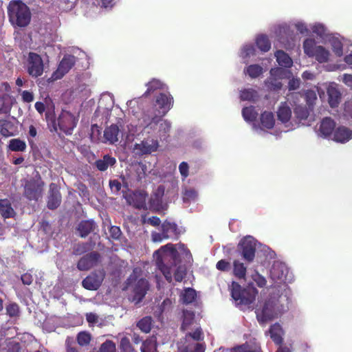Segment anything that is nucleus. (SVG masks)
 Returning a JSON list of instances; mask_svg holds the SVG:
<instances>
[{"label":"nucleus","mask_w":352,"mask_h":352,"mask_svg":"<svg viewBox=\"0 0 352 352\" xmlns=\"http://www.w3.org/2000/svg\"><path fill=\"white\" fill-rule=\"evenodd\" d=\"M153 256L156 258L158 269L169 283L173 280V275L177 282L183 280L186 267L181 264V259L190 261L192 257L190 251L182 243L175 245L168 243L155 251Z\"/></svg>","instance_id":"nucleus-1"},{"label":"nucleus","mask_w":352,"mask_h":352,"mask_svg":"<svg viewBox=\"0 0 352 352\" xmlns=\"http://www.w3.org/2000/svg\"><path fill=\"white\" fill-rule=\"evenodd\" d=\"M289 302L288 292L278 297L271 296L263 302H259L256 309V318L260 324H265L278 318L287 308Z\"/></svg>","instance_id":"nucleus-2"},{"label":"nucleus","mask_w":352,"mask_h":352,"mask_svg":"<svg viewBox=\"0 0 352 352\" xmlns=\"http://www.w3.org/2000/svg\"><path fill=\"white\" fill-rule=\"evenodd\" d=\"M230 289L235 305L242 310L251 307L257 294V290L255 288L243 289L236 282H232Z\"/></svg>","instance_id":"nucleus-3"},{"label":"nucleus","mask_w":352,"mask_h":352,"mask_svg":"<svg viewBox=\"0 0 352 352\" xmlns=\"http://www.w3.org/2000/svg\"><path fill=\"white\" fill-rule=\"evenodd\" d=\"M10 21L13 25L25 27L30 21V12L28 6L21 1H12L8 8Z\"/></svg>","instance_id":"nucleus-4"},{"label":"nucleus","mask_w":352,"mask_h":352,"mask_svg":"<svg viewBox=\"0 0 352 352\" xmlns=\"http://www.w3.org/2000/svg\"><path fill=\"white\" fill-rule=\"evenodd\" d=\"M304 52L309 57H314L319 63H327L329 60L330 52L323 46L317 45L314 39L307 38L303 43Z\"/></svg>","instance_id":"nucleus-5"},{"label":"nucleus","mask_w":352,"mask_h":352,"mask_svg":"<svg viewBox=\"0 0 352 352\" xmlns=\"http://www.w3.org/2000/svg\"><path fill=\"white\" fill-rule=\"evenodd\" d=\"M180 232L175 223L165 221L160 226V232H151L152 241L155 243L162 242L164 239H177Z\"/></svg>","instance_id":"nucleus-6"},{"label":"nucleus","mask_w":352,"mask_h":352,"mask_svg":"<svg viewBox=\"0 0 352 352\" xmlns=\"http://www.w3.org/2000/svg\"><path fill=\"white\" fill-rule=\"evenodd\" d=\"M144 122L146 124L144 130L148 133L157 131V133L161 140L166 138L171 126L170 122L157 117L153 118L148 123H146L145 120Z\"/></svg>","instance_id":"nucleus-7"},{"label":"nucleus","mask_w":352,"mask_h":352,"mask_svg":"<svg viewBox=\"0 0 352 352\" xmlns=\"http://www.w3.org/2000/svg\"><path fill=\"white\" fill-rule=\"evenodd\" d=\"M78 120L77 116L68 111L63 110L58 118V125L60 131L70 135L76 127Z\"/></svg>","instance_id":"nucleus-8"},{"label":"nucleus","mask_w":352,"mask_h":352,"mask_svg":"<svg viewBox=\"0 0 352 352\" xmlns=\"http://www.w3.org/2000/svg\"><path fill=\"white\" fill-rule=\"evenodd\" d=\"M43 185L40 177L28 181L25 186V196L30 200H38L42 196Z\"/></svg>","instance_id":"nucleus-9"},{"label":"nucleus","mask_w":352,"mask_h":352,"mask_svg":"<svg viewBox=\"0 0 352 352\" xmlns=\"http://www.w3.org/2000/svg\"><path fill=\"white\" fill-rule=\"evenodd\" d=\"M270 276L274 280L280 281V283L290 282L292 280L286 265L279 261L274 263L270 271Z\"/></svg>","instance_id":"nucleus-10"},{"label":"nucleus","mask_w":352,"mask_h":352,"mask_svg":"<svg viewBox=\"0 0 352 352\" xmlns=\"http://www.w3.org/2000/svg\"><path fill=\"white\" fill-rule=\"evenodd\" d=\"M256 241L251 236L243 238L239 243V250L243 258L248 262L254 260L255 256Z\"/></svg>","instance_id":"nucleus-11"},{"label":"nucleus","mask_w":352,"mask_h":352,"mask_svg":"<svg viewBox=\"0 0 352 352\" xmlns=\"http://www.w3.org/2000/svg\"><path fill=\"white\" fill-rule=\"evenodd\" d=\"M105 276L103 270L96 271L87 276L82 282L83 287L89 290H97L101 285Z\"/></svg>","instance_id":"nucleus-12"},{"label":"nucleus","mask_w":352,"mask_h":352,"mask_svg":"<svg viewBox=\"0 0 352 352\" xmlns=\"http://www.w3.org/2000/svg\"><path fill=\"white\" fill-rule=\"evenodd\" d=\"M76 58L72 55H65L60 62L57 69L53 73L52 78L58 80L66 74L74 65Z\"/></svg>","instance_id":"nucleus-13"},{"label":"nucleus","mask_w":352,"mask_h":352,"mask_svg":"<svg viewBox=\"0 0 352 352\" xmlns=\"http://www.w3.org/2000/svg\"><path fill=\"white\" fill-rule=\"evenodd\" d=\"M28 71L33 77H38L43 74V63L38 54L33 52L29 54Z\"/></svg>","instance_id":"nucleus-14"},{"label":"nucleus","mask_w":352,"mask_h":352,"mask_svg":"<svg viewBox=\"0 0 352 352\" xmlns=\"http://www.w3.org/2000/svg\"><path fill=\"white\" fill-rule=\"evenodd\" d=\"M147 194L144 191H135L124 196L128 204L138 209L146 208Z\"/></svg>","instance_id":"nucleus-15"},{"label":"nucleus","mask_w":352,"mask_h":352,"mask_svg":"<svg viewBox=\"0 0 352 352\" xmlns=\"http://www.w3.org/2000/svg\"><path fill=\"white\" fill-rule=\"evenodd\" d=\"M159 147V142L157 140L146 139L139 144L134 145V151L138 155H146L155 152Z\"/></svg>","instance_id":"nucleus-16"},{"label":"nucleus","mask_w":352,"mask_h":352,"mask_svg":"<svg viewBox=\"0 0 352 352\" xmlns=\"http://www.w3.org/2000/svg\"><path fill=\"white\" fill-rule=\"evenodd\" d=\"M335 127V122L331 118L326 117L321 120L318 128L316 129V133L318 136L327 138L332 135Z\"/></svg>","instance_id":"nucleus-17"},{"label":"nucleus","mask_w":352,"mask_h":352,"mask_svg":"<svg viewBox=\"0 0 352 352\" xmlns=\"http://www.w3.org/2000/svg\"><path fill=\"white\" fill-rule=\"evenodd\" d=\"M99 257V254L96 252H91L84 256L78 263V269L80 271L89 270L97 263Z\"/></svg>","instance_id":"nucleus-18"},{"label":"nucleus","mask_w":352,"mask_h":352,"mask_svg":"<svg viewBox=\"0 0 352 352\" xmlns=\"http://www.w3.org/2000/svg\"><path fill=\"white\" fill-rule=\"evenodd\" d=\"M148 289V282L146 279L140 278L137 281L133 287L134 295L133 301L138 303L144 297Z\"/></svg>","instance_id":"nucleus-19"},{"label":"nucleus","mask_w":352,"mask_h":352,"mask_svg":"<svg viewBox=\"0 0 352 352\" xmlns=\"http://www.w3.org/2000/svg\"><path fill=\"white\" fill-rule=\"evenodd\" d=\"M328 101L331 107L334 108L338 106L341 100V93L337 87V85L331 83L327 88Z\"/></svg>","instance_id":"nucleus-20"},{"label":"nucleus","mask_w":352,"mask_h":352,"mask_svg":"<svg viewBox=\"0 0 352 352\" xmlns=\"http://www.w3.org/2000/svg\"><path fill=\"white\" fill-rule=\"evenodd\" d=\"M50 188V193L48 197L47 207L50 209H55L59 206L61 202V195L54 184H51Z\"/></svg>","instance_id":"nucleus-21"},{"label":"nucleus","mask_w":352,"mask_h":352,"mask_svg":"<svg viewBox=\"0 0 352 352\" xmlns=\"http://www.w3.org/2000/svg\"><path fill=\"white\" fill-rule=\"evenodd\" d=\"M352 139V131L345 126L338 127L333 134V140L345 143Z\"/></svg>","instance_id":"nucleus-22"},{"label":"nucleus","mask_w":352,"mask_h":352,"mask_svg":"<svg viewBox=\"0 0 352 352\" xmlns=\"http://www.w3.org/2000/svg\"><path fill=\"white\" fill-rule=\"evenodd\" d=\"M120 133L118 126L116 124H112L107 127L104 131V137L107 142L110 144H115L118 142Z\"/></svg>","instance_id":"nucleus-23"},{"label":"nucleus","mask_w":352,"mask_h":352,"mask_svg":"<svg viewBox=\"0 0 352 352\" xmlns=\"http://www.w3.org/2000/svg\"><path fill=\"white\" fill-rule=\"evenodd\" d=\"M159 107L162 109V113L165 114L169 111L173 104V99L170 94H160L156 99Z\"/></svg>","instance_id":"nucleus-24"},{"label":"nucleus","mask_w":352,"mask_h":352,"mask_svg":"<svg viewBox=\"0 0 352 352\" xmlns=\"http://www.w3.org/2000/svg\"><path fill=\"white\" fill-rule=\"evenodd\" d=\"M280 72L281 69L279 68L271 69L270 74L272 76L265 81V85L268 89L272 91H278L281 89L282 83L280 82L278 79L273 77L277 73H279Z\"/></svg>","instance_id":"nucleus-25"},{"label":"nucleus","mask_w":352,"mask_h":352,"mask_svg":"<svg viewBox=\"0 0 352 352\" xmlns=\"http://www.w3.org/2000/svg\"><path fill=\"white\" fill-rule=\"evenodd\" d=\"M127 131H124V133H122L121 137L125 138L126 142H131L133 141L135 138L140 135V134L142 132V129L140 126H138L137 125L129 124L127 125Z\"/></svg>","instance_id":"nucleus-26"},{"label":"nucleus","mask_w":352,"mask_h":352,"mask_svg":"<svg viewBox=\"0 0 352 352\" xmlns=\"http://www.w3.org/2000/svg\"><path fill=\"white\" fill-rule=\"evenodd\" d=\"M96 224L92 220L82 221L78 226V230L81 237L87 236L89 233L94 232Z\"/></svg>","instance_id":"nucleus-27"},{"label":"nucleus","mask_w":352,"mask_h":352,"mask_svg":"<svg viewBox=\"0 0 352 352\" xmlns=\"http://www.w3.org/2000/svg\"><path fill=\"white\" fill-rule=\"evenodd\" d=\"M0 214L4 218H10L14 215L15 212L9 200L0 199Z\"/></svg>","instance_id":"nucleus-28"},{"label":"nucleus","mask_w":352,"mask_h":352,"mask_svg":"<svg viewBox=\"0 0 352 352\" xmlns=\"http://www.w3.org/2000/svg\"><path fill=\"white\" fill-rule=\"evenodd\" d=\"M116 162V160L114 157H111L109 155H105L102 159L98 160L96 162V166L99 170L104 171L109 166H113Z\"/></svg>","instance_id":"nucleus-29"},{"label":"nucleus","mask_w":352,"mask_h":352,"mask_svg":"<svg viewBox=\"0 0 352 352\" xmlns=\"http://www.w3.org/2000/svg\"><path fill=\"white\" fill-rule=\"evenodd\" d=\"M275 56L278 65L282 67H290L293 64L292 59L283 50H277Z\"/></svg>","instance_id":"nucleus-30"},{"label":"nucleus","mask_w":352,"mask_h":352,"mask_svg":"<svg viewBox=\"0 0 352 352\" xmlns=\"http://www.w3.org/2000/svg\"><path fill=\"white\" fill-rule=\"evenodd\" d=\"M270 333L271 338L275 343L279 344L282 342V336L283 334V331L281 326L279 324L276 323L271 326L270 329Z\"/></svg>","instance_id":"nucleus-31"},{"label":"nucleus","mask_w":352,"mask_h":352,"mask_svg":"<svg viewBox=\"0 0 352 352\" xmlns=\"http://www.w3.org/2000/svg\"><path fill=\"white\" fill-rule=\"evenodd\" d=\"M277 116L281 122L287 123L291 118L292 111L286 104H282L278 110Z\"/></svg>","instance_id":"nucleus-32"},{"label":"nucleus","mask_w":352,"mask_h":352,"mask_svg":"<svg viewBox=\"0 0 352 352\" xmlns=\"http://www.w3.org/2000/svg\"><path fill=\"white\" fill-rule=\"evenodd\" d=\"M0 128L3 136L8 138L14 135L13 125L10 122L0 119Z\"/></svg>","instance_id":"nucleus-33"},{"label":"nucleus","mask_w":352,"mask_h":352,"mask_svg":"<svg viewBox=\"0 0 352 352\" xmlns=\"http://www.w3.org/2000/svg\"><path fill=\"white\" fill-rule=\"evenodd\" d=\"M247 267L244 264L238 260L233 262V273L239 278H245Z\"/></svg>","instance_id":"nucleus-34"},{"label":"nucleus","mask_w":352,"mask_h":352,"mask_svg":"<svg viewBox=\"0 0 352 352\" xmlns=\"http://www.w3.org/2000/svg\"><path fill=\"white\" fill-rule=\"evenodd\" d=\"M195 314L192 311L184 310L183 311V322L181 329L183 331L188 329L189 327L194 322Z\"/></svg>","instance_id":"nucleus-35"},{"label":"nucleus","mask_w":352,"mask_h":352,"mask_svg":"<svg viewBox=\"0 0 352 352\" xmlns=\"http://www.w3.org/2000/svg\"><path fill=\"white\" fill-rule=\"evenodd\" d=\"M261 122L263 127L271 129L273 127L275 120L272 112L265 111L261 114Z\"/></svg>","instance_id":"nucleus-36"},{"label":"nucleus","mask_w":352,"mask_h":352,"mask_svg":"<svg viewBox=\"0 0 352 352\" xmlns=\"http://www.w3.org/2000/svg\"><path fill=\"white\" fill-rule=\"evenodd\" d=\"M196 292L192 288H186L181 294V300L184 303L189 304L194 301L196 298Z\"/></svg>","instance_id":"nucleus-37"},{"label":"nucleus","mask_w":352,"mask_h":352,"mask_svg":"<svg viewBox=\"0 0 352 352\" xmlns=\"http://www.w3.org/2000/svg\"><path fill=\"white\" fill-rule=\"evenodd\" d=\"M263 72V68L258 65H251L244 69V73L252 78H257Z\"/></svg>","instance_id":"nucleus-38"},{"label":"nucleus","mask_w":352,"mask_h":352,"mask_svg":"<svg viewBox=\"0 0 352 352\" xmlns=\"http://www.w3.org/2000/svg\"><path fill=\"white\" fill-rule=\"evenodd\" d=\"M257 47L262 52H267L271 47V43L268 38L265 35H260L256 38V40Z\"/></svg>","instance_id":"nucleus-39"},{"label":"nucleus","mask_w":352,"mask_h":352,"mask_svg":"<svg viewBox=\"0 0 352 352\" xmlns=\"http://www.w3.org/2000/svg\"><path fill=\"white\" fill-rule=\"evenodd\" d=\"M8 147L13 151H24L26 148V144L20 139H12L10 140Z\"/></svg>","instance_id":"nucleus-40"},{"label":"nucleus","mask_w":352,"mask_h":352,"mask_svg":"<svg viewBox=\"0 0 352 352\" xmlns=\"http://www.w3.org/2000/svg\"><path fill=\"white\" fill-rule=\"evenodd\" d=\"M141 352H157V344L155 339L144 341L141 346Z\"/></svg>","instance_id":"nucleus-41"},{"label":"nucleus","mask_w":352,"mask_h":352,"mask_svg":"<svg viewBox=\"0 0 352 352\" xmlns=\"http://www.w3.org/2000/svg\"><path fill=\"white\" fill-rule=\"evenodd\" d=\"M330 43L335 54L338 56H342V44L340 40L338 38L332 37L330 39Z\"/></svg>","instance_id":"nucleus-42"},{"label":"nucleus","mask_w":352,"mask_h":352,"mask_svg":"<svg viewBox=\"0 0 352 352\" xmlns=\"http://www.w3.org/2000/svg\"><path fill=\"white\" fill-rule=\"evenodd\" d=\"M257 96V92L252 89H245L241 91L240 94L242 100L248 101H254Z\"/></svg>","instance_id":"nucleus-43"},{"label":"nucleus","mask_w":352,"mask_h":352,"mask_svg":"<svg viewBox=\"0 0 352 352\" xmlns=\"http://www.w3.org/2000/svg\"><path fill=\"white\" fill-rule=\"evenodd\" d=\"M255 54V49L252 45H244L241 51L240 56L246 61V59Z\"/></svg>","instance_id":"nucleus-44"},{"label":"nucleus","mask_w":352,"mask_h":352,"mask_svg":"<svg viewBox=\"0 0 352 352\" xmlns=\"http://www.w3.org/2000/svg\"><path fill=\"white\" fill-rule=\"evenodd\" d=\"M242 115L245 120L250 122L256 119L257 113L255 111L254 107H249L243 109Z\"/></svg>","instance_id":"nucleus-45"},{"label":"nucleus","mask_w":352,"mask_h":352,"mask_svg":"<svg viewBox=\"0 0 352 352\" xmlns=\"http://www.w3.org/2000/svg\"><path fill=\"white\" fill-rule=\"evenodd\" d=\"M146 86L148 87L146 91L144 93V96L148 95L152 91L156 90V89H164V84L161 82L160 80L153 79V80L150 81Z\"/></svg>","instance_id":"nucleus-46"},{"label":"nucleus","mask_w":352,"mask_h":352,"mask_svg":"<svg viewBox=\"0 0 352 352\" xmlns=\"http://www.w3.org/2000/svg\"><path fill=\"white\" fill-rule=\"evenodd\" d=\"M151 321L152 319L151 317H145L140 320L137 325L141 331L144 333H148L151 328Z\"/></svg>","instance_id":"nucleus-47"},{"label":"nucleus","mask_w":352,"mask_h":352,"mask_svg":"<svg viewBox=\"0 0 352 352\" xmlns=\"http://www.w3.org/2000/svg\"><path fill=\"white\" fill-rule=\"evenodd\" d=\"M294 113L300 120H305L309 116V110L305 107L298 105L294 109Z\"/></svg>","instance_id":"nucleus-48"},{"label":"nucleus","mask_w":352,"mask_h":352,"mask_svg":"<svg viewBox=\"0 0 352 352\" xmlns=\"http://www.w3.org/2000/svg\"><path fill=\"white\" fill-rule=\"evenodd\" d=\"M91 340V336L87 332H80L78 334L77 341L78 343L81 346L87 345Z\"/></svg>","instance_id":"nucleus-49"},{"label":"nucleus","mask_w":352,"mask_h":352,"mask_svg":"<svg viewBox=\"0 0 352 352\" xmlns=\"http://www.w3.org/2000/svg\"><path fill=\"white\" fill-rule=\"evenodd\" d=\"M289 27L287 25H283L280 26V28H279V34L280 36V38L281 40L283 39V41H281V42L283 43H284V45L287 49L292 47L291 44L289 43L287 45V44L285 43V41H284L285 36L286 37H287L289 35Z\"/></svg>","instance_id":"nucleus-50"},{"label":"nucleus","mask_w":352,"mask_h":352,"mask_svg":"<svg viewBox=\"0 0 352 352\" xmlns=\"http://www.w3.org/2000/svg\"><path fill=\"white\" fill-rule=\"evenodd\" d=\"M6 312L10 317L17 316L19 313V307L16 303H10L6 307Z\"/></svg>","instance_id":"nucleus-51"},{"label":"nucleus","mask_w":352,"mask_h":352,"mask_svg":"<svg viewBox=\"0 0 352 352\" xmlns=\"http://www.w3.org/2000/svg\"><path fill=\"white\" fill-rule=\"evenodd\" d=\"M197 197V192L193 189L185 190L184 192L183 199L184 201H195Z\"/></svg>","instance_id":"nucleus-52"},{"label":"nucleus","mask_w":352,"mask_h":352,"mask_svg":"<svg viewBox=\"0 0 352 352\" xmlns=\"http://www.w3.org/2000/svg\"><path fill=\"white\" fill-rule=\"evenodd\" d=\"M100 350V352H115L116 345L112 341L107 340L101 345Z\"/></svg>","instance_id":"nucleus-53"},{"label":"nucleus","mask_w":352,"mask_h":352,"mask_svg":"<svg viewBox=\"0 0 352 352\" xmlns=\"http://www.w3.org/2000/svg\"><path fill=\"white\" fill-rule=\"evenodd\" d=\"M311 28L314 33L321 37L326 34V28L322 24L316 23L311 25Z\"/></svg>","instance_id":"nucleus-54"},{"label":"nucleus","mask_w":352,"mask_h":352,"mask_svg":"<svg viewBox=\"0 0 352 352\" xmlns=\"http://www.w3.org/2000/svg\"><path fill=\"white\" fill-rule=\"evenodd\" d=\"M120 348L124 352H131L132 351V346H131L130 340L128 338L123 337L121 338Z\"/></svg>","instance_id":"nucleus-55"},{"label":"nucleus","mask_w":352,"mask_h":352,"mask_svg":"<svg viewBox=\"0 0 352 352\" xmlns=\"http://www.w3.org/2000/svg\"><path fill=\"white\" fill-rule=\"evenodd\" d=\"M252 279L260 287H264L267 283L266 279L257 272L252 275Z\"/></svg>","instance_id":"nucleus-56"},{"label":"nucleus","mask_w":352,"mask_h":352,"mask_svg":"<svg viewBox=\"0 0 352 352\" xmlns=\"http://www.w3.org/2000/svg\"><path fill=\"white\" fill-rule=\"evenodd\" d=\"M217 268L223 272H228L230 270V264L226 260H220L216 265Z\"/></svg>","instance_id":"nucleus-57"},{"label":"nucleus","mask_w":352,"mask_h":352,"mask_svg":"<svg viewBox=\"0 0 352 352\" xmlns=\"http://www.w3.org/2000/svg\"><path fill=\"white\" fill-rule=\"evenodd\" d=\"M305 99L309 107L312 106L317 99L316 94L314 91H307L305 94Z\"/></svg>","instance_id":"nucleus-58"},{"label":"nucleus","mask_w":352,"mask_h":352,"mask_svg":"<svg viewBox=\"0 0 352 352\" xmlns=\"http://www.w3.org/2000/svg\"><path fill=\"white\" fill-rule=\"evenodd\" d=\"M295 27L297 30L302 34H307L309 30L306 24L302 21H298L295 23Z\"/></svg>","instance_id":"nucleus-59"},{"label":"nucleus","mask_w":352,"mask_h":352,"mask_svg":"<svg viewBox=\"0 0 352 352\" xmlns=\"http://www.w3.org/2000/svg\"><path fill=\"white\" fill-rule=\"evenodd\" d=\"M164 188L163 186H159L156 190V192H155V199H153L152 198V201H153V203L156 202L157 204L158 205L160 203L162 202V197L164 195Z\"/></svg>","instance_id":"nucleus-60"},{"label":"nucleus","mask_w":352,"mask_h":352,"mask_svg":"<svg viewBox=\"0 0 352 352\" xmlns=\"http://www.w3.org/2000/svg\"><path fill=\"white\" fill-rule=\"evenodd\" d=\"M109 186L111 191L114 193H118L121 189V184L118 180H110Z\"/></svg>","instance_id":"nucleus-61"},{"label":"nucleus","mask_w":352,"mask_h":352,"mask_svg":"<svg viewBox=\"0 0 352 352\" xmlns=\"http://www.w3.org/2000/svg\"><path fill=\"white\" fill-rule=\"evenodd\" d=\"M179 172L184 179L186 178L188 175V165L186 162H182L179 166Z\"/></svg>","instance_id":"nucleus-62"},{"label":"nucleus","mask_w":352,"mask_h":352,"mask_svg":"<svg viewBox=\"0 0 352 352\" xmlns=\"http://www.w3.org/2000/svg\"><path fill=\"white\" fill-rule=\"evenodd\" d=\"M226 352H260L259 350L252 351L248 346L242 345L236 348H234L230 351Z\"/></svg>","instance_id":"nucleus-63"},{"label":"nucleus","mask_w":352,"mask_h":352,"mask_svg":"<svg viewBox=\"0 0 352 352\" xmlns=\"http://www.w3.org/2000/svg\"><path fill=\"white\" fill-rule=\"evenodd\" d=\"M344 115L352 118V101H348L345 103Z\"/></svg>","instance_id":"nucleus-64"}]
</instances>
